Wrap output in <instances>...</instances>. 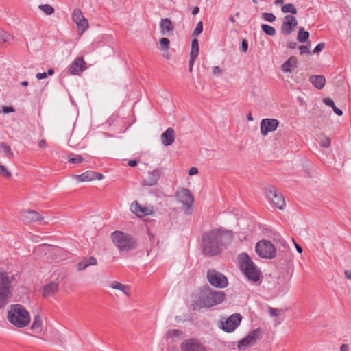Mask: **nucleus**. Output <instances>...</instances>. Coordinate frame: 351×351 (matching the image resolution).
<instances>
[{
  "label": "nucleus",
  "instance_id": "32",
  "mask_svg": "<svg viewBox=\"0 0 351 351\" xmlns=\"http://www.w3.org/2000/svg\"><path fill=\"white\" fill-rule=\"evenodd\" d=\"M0 150L4 152L7 157L8 158H13L14 154L12 151L11 150L10 147L7 145L5 143L2 142L0 143Z\"/></svg>",
  "mask_w": 351,
  "mask_h": 351
},
{
  "label": "nucleus",
  "instance_id": "37",
  "mask_svg": "<svg viewBox=\"0 0 351 351\" xmlns=\"http://www.w3.org/2000/svg\"><path fill=\"white\" fill-rule=\"evenodd\" d=\"M84 16L80 9H75L72 13V19L76 23Z\"/></svg>",
  "mask_w": 351,
  "mask_h": 351
},
{
  "label": "nucleus",
  "instance_id": "12",
  "mask_svg": "<svg viewBox=\"0 0 351 351\" xmlns=\"http://www.w3.org/2000/svg\"><path fill=\"white\" fill-rule=\"evenodd\" d=\"M182 351H208L206 348L196 339H188L180 344Z\"/></svg>",
  "mask_w": 351,
  "mask_h": 351
},
{
  "label": "nucleus",
  "instance_id": "42",
  "mask_svg": "<svg viewBox=\"0 0 351 351\" xmlns=\"http://www.w3.org/2000/svg\"><path fill=\"white\" fill-rule=\"evenodd\" d=\"M182 335V332L178 329L169 330L167 332V335L169 337H180Z\"/></svg>",
  "mask_w": 351,
  "mask_h": 351
},
{
  "label": "nucleus",
  "instance_id": "64",
  "mask_svg": "<svg viewBox=\"0 0 351 351\" xmlns=\"http://www.w3.org/2000/svg\"><path fill=\"white\" fill-rule=\"evenodd\" d=\"M247 119L249 121H251L253 120V117H252V114L251 112H249L247 114Z\"/></svg>",
  "mask_w": 351,
  "mask_h": 351
},
{
  "label": "nucleus",
  "instance_id": "44",
  "mask_svg": "<svg viewBox=\"0 0 351 351\" xmlns=\"http://www.w3.org/2000/svg\"><path fill=\"white\" fill-rule=\"evenodd\" d=\"M8 37L9 35L6 32L0 29V44L6 42L8 40Z\"/></svg>",
  "mask_w": 351,
  "mask_h": 351
},
{
  "label": "nucleus",
  "instance_id": "40",
  "mask_svg": "<svg viewBox=\"0 0 351 351\" xmlns=\"http://www.w3.org/2000/svg\"><path fill=\"white\" fill-rule=\"evenodd\" d=\"M203 31V23L202 21H199L195 29H194L193 32V36H197L199 34H200Z\"/></svg>",
  "mask_w": 351,
  "mask_h": 351
},
{
  "label": "nucleus",
  "instance_id": "33",
  "mask_svg": "<svg viewBox=\"0 0 351 351\" xmlns=\"http://www.w3.org/2000/svg\"><path fill=\"white\" fill-rule=\"evenodd\" d=\"M261 29L268 36H273L276 33V31L274 27L267 24H263L261 25Z\"/></svg>",
  "mask_w": 351,
  "mask_h": 351
},
{
  "label": "nucleus",
  "instance_id": "15",
  "mask_svg": "<svg viewBox=\"0 0 351 351\" xmlns=\"http://www.w3.org/2000/svg\"><path fill=\"white\" fill-rule=\"evenodd\" d=\"M297 25L298 21L295 16L292 15H286L283 19L280 32L285 36L289 35Z\"/></svg>",
  "mask_w": 351,
  "mask_h": 351
},
{
  "label": "nucleus",
  "instance_id": "21",
  "mask_svg": "<svg viewBox=\"0 0 351 351\" xmlns=\"http://www.w3.org/2000/svg\"><path fill=\"white\" fill-rule=\"evenodd\" d=\"M297 67L298 59L295 56H291L282 64L281 69L284 73H291Z\"/></svg>",
  "mask_w": 351,
  "mask_h": 351
},
{
  "label": "nucleus",
  "instance_id": "16",
  "mask_svg": "<svg viewBox=\"0 0 351 351\" xmlns=\"http://www.w3.org/2000/svg\"><path fill=\"white\" fill-rule=\"evenodd\" d=\"M279 125V121L276 119L265 118L261 121V133L267 136L269 132L275 131Z\"/></svg>",
  "mask_w": 351,
  "mask_h": 351
},
{
  "label": "nucleus",
  "instance_id": "5",
  "mask_svg": "<svg viewBox=\"0 0 351 351\" xmlns=\"http://www.w3.org/2000/svg\"><path fill=\"white\" fill-rule=\"evenodd\" d=\"M241 269L243 271L245 276L254 282L260 278L261 272L256 265L246 253H242L239 256Z\"/></svg>",
  "mask_w": 351,
  "mask_h": 351
},
{
  "label": "nucleus",
  "instance_id": "51",
  "mask_svg": "<svg viewBox=\"0 0 351 351\" xmlns=\"http://www.w3.org/2000/svg\"><path fill=\"white\" fill-rule=\"evenodd\" d=\"M3 112L4 113H10L14 112V109L12 106H4L3 108Z\"/></svg>",
  "mask_w": 351,
  "mask_h": 351
},
{
  "label": "nucleus",
  "instance_id": "18",
  "mask_svg": "<svg viewBox=\"0 0 351 351\" xmlns=\"http://www.w3.org/2000/svg\"><path fill=\"white\" fill-rule=\"evenodd\" d=\"M86 64L82 57H77L71 64L68 73L71 75H79L86 69Z\"/></svg>",
  "mask_w": 351,
  "mask_h": 351
},
{
  "label": "nucleus",
  "instance_id": "4",
  "mask_svg": "<svg viewBox=\"0 0 351 351\" xmlns=\"http://www.w3.org/2000/svg\"><path fill=\"white\" fill-rule=\"evenodd\" d=\"M14 275L0 267V309L8 303L12 296Z\"/></svg>",
  "mask_w": 351,
  "mask_h": 351
},
{
  "label": "nucleus",
  "instance_id": "59",
  "mask_svg": "<svg viewBox=\"0 0 351 351\" xmlns=\"http://www.w3.org/2000/svg\"><path fill=\"white\" fill-rule=\"evenodd\" d=\"M348 350H349V346L348 344H342L340 346L341 351H348Z\"/></svg>",
  "mask_w": 351,
  "mask_h": 351
},
{
  "label": "nucleus",
  "instance_id": "52",
  "mask_svg": "<svg viewBox=\"0 0 351 351\" xmlns=\"http://www.w3.org/2000/svg\"><path fill=\"white\" fill-rule=\"evenodd\" d=\"M221 73H222V71L219 66H214L213 68V73L214 75H220V74H221Z\"/></svg>",
  "mask_w": 351,
  "mask_h": 351
},
{
  "label": "nucleus",
  "instance_id": "41",
  "mask_svg": "<svg viewBox=\"0 0 351 351\" xmlns=\"http://www.w3.org/2000/svg\"><path fill=\"white\" fill-rule=\"evenodd\" d=\"M0 175L5 178L11 177V173L8 170L5 166L0 164Z\"/></svg>",
  "mask_w": 351,
  "mask_h": 351
},
{
  "label": "nucleus",
  "instance_id": "29",
  "mask_svg": "<svg viewBox=\"0 0 351 351\" xmlns=\"http://www.w3.org/2000/svg\"><path fill=\"white\" fill-rule=\"evenodd\" d=\"M323 102H324L326 105H327V106H328L331 107V108H332V110H333L334 112H335L336 114H337L338 116H341V115L343 114V111H342L341 110H340L339 108H338L335 106V104L334 101H333L331 99H330V98H324V99H323Z\"/></svg>",
  "mask_w": 351,
  "mask_h": 351
},
{
  "label": "nucleus",
  "instance_id": "43",
  "mask_svg": "<svg viewBox=\"0 0 351 351\" xmlns=\"http://www.w3.org/2000/svg\"><path fill=\"white\" fill-rule=\"evenodd\" d=\"M263 18L264 20L272 23L276 20V16L272 13H264L263 14Z\"/></svg>",
  "mask_w": 351,
  "mask_h": 351
},
{
  "label": "nucleus",
  "instance_id": "57",
  "mask_svg": "<svg viewBox=\"0 0 351 351\" xmlns=\"http://www.w3.org/2000/svg\"><path fill=\"white\" fill-rule=\"evenodd\" d=\"M128 165L131 167H134L137 165V161L136 160H130L128 161Z\"/></svg>",
  "mask_w": 351,
  "mask_h": 351
},
{
  "label": "nucleus",
  "instance_id": "14",
  "mask_svg": "<svg viewBox=\"0 0 351 351\" xmlns=\"http://www.w3.org/2000/svg\"><path fill=\"white\" fill-rule=\"evenodd\" d=\"M162 169L157 168L147 173V176L141 183L143 186H153L158 184L162 175Z\"/></svg>",
  "mask_w": 351,
  "mask_h": 351
},
{
  "label": "nucleus",
  "instance_id": "3",
  "mask_svg": "<svg viewBox=\"0 0 351 351\" xmlns=\"http://www.w3.org/2000/svg\"><path fill=\"white\" fill-rule=\"evenodd\" d=\"M8 319L17 328H24L30 322V315L27 310L21 304H12L8 311Z\"/></svg>",
  "mask_w": 351,
  "mask_h": 351
},
{
  "label": "nucleus",
  "instance_id": "1",
  "mask_svg": "<svg viewBox=\"0 0 351 351\" xmlns=\"http://www.w3.org/2000/svg\"><path fill=\"white\" fill-rule=\"evenodd\" d=\"M232 236L231 232L220 228L213 229L202 235V252L208 256L218 254L222 247L231 242Z\"/></svg>",
  "mask_w": 351,
  "mask_h": 351
},
{
  "label": "nucleus",
  "instance_id": "31",
  "mask_svg": "<svg viewBox=\"0 0 351 351\" xmlns=\"http://www.w3.org/2000/svg\"><path fill=\"white\" fill-rule=\"evenodd\" d=\"M281 11L283 13H291V14H297V9L291 3H287L283 5L281 8Z\"/></svg>",
  "mask_w": 351,
  "mask_h": 351
},
{
  "label": "nucleus",
  "instance_id": "9",
  "mask_svg": "<svg viewBox=\"0 0 351 351\" xmlns=\"http://www.w3.org/2000/svg\"><path fill=\"white\" fill-rule=\"evenodd\" d=\"M206 277L209 283L217 288H224L228 284L227 278L222 273L215 269H209Z\"/></svg>",
  "mask_w": 351,
  "mask_h": 351
},
{
  "label": "nucleus",
  "instance_id": "28",
  "mask_svg": "<svg viewBox=\"0 0 351 351\" xmlns=\"http://www.w3.org/2000/svg\"><path fill=\"white\" fill-rule=\"evenodd\" d=\"M110 287L114 289L120 290L127 296L130 295L129 287L126 285L121 284L117 281H113Z\"/></svg>",
  "mask_w": 351,
  "mask_h": 351
},
{
  "label": "nucleus",
  "instance_id": "46",
  "mask_svg": "<svg viewBox=\"0 0 351 351\" xmlns=\"http://www.w3.org/2000/svg\"><path fill=\"white\" fill-rule=\"evenodd\" d=\"M282 309H277V308H274L271 307H269V313L270 315L272 317H277L278 315H279L280 312H282Z\"/></svg>",
  "mask_w": 351,
  "mask_h": 351
},
{
  "label": "nucleus",
  "instance_id": "23",
  "mask_svg": "<svg viewBox=\"0 0 351 351\" xmlns=\"http://www.w3.org/2000/svg\"><path fill=\"white\" fill-rule=\"evenodd\" d=\"M97 264V261L96 258L94 256H90L88 258H85L80 261L77 265V267L78 271H82L90 265H96Z\"/></svg>",
  "mask_w": 351,
  "mask_h": 351
},
{
  "label": "nucleus",
  "instance_id": "22",
  "mask_svg": "<svg viewBox=\"0 0 351 351\" xmlns=\"http://www.w3.org/2000/svg\"><path fill=\"white\" fill-rule=\"evenodd\" d=\"M309 81L318 90L322 89L326 83V79L322 75H311L309 78Z\"/></svg>",
  "mask_w": 351,
  "mask_h": 351
},
{
  "label": "nucleus",
  "instance_id": "58",
  "mask_svg": "<svg viewBox=\"0 0 351 351\" xmlns=\"http://www.w3.org/2000/svg\"><path fill=\"white\" fill-rule=\"evenodd\" d=\"M344 274L347 279L351 280V270H345Z\"/></svg>",
  "mask_w": 351,
  "mask_h": 351
},
{
  "label": "nucleus",
  "instance_id": "7",
  "mask_svg": "<svg viewBox=\"0 0 351 351\" xmlns=\"http://www.w3.org/2000/svg\"><path fill=\"white\" fill-rule=\"evenodd\" d=\"M176 197L184 206V211L186 215H191L193 211L194 197L191 192L185 188H181L176 192Z\"/></svg>",
  "mask_w": 351,
  "mask_h": 351
},
{
  "label": "nucleus",
  "instance_id": "38",
  "mask_svg": "<svg viewBox=\"0 0 351 351\" xmlns=\"http://www.w3.org/2000/svg\"><path fill=\"white\" fill-rule=\"evenodd\" d=\"M84 158L81 155H75L73 157H69L68 161L70 163L78 164L83 161Z\"/></svg>",
  "mask_w": 351,
  "mask_h": 351
},
{
  "label": "nucleus",
  "instance_id": "56",
  "mask_svg": "<svg viewBox=\"0 0 351 351\" xmlns=\"http://www.w3.org/2000/svg\"><path fill=\"white\" fill-rule=\"evenodd\" d=\"M293 241L294 243V245H295L297 252L299 253H302V247H300L298 243H296L293 239Z\"/></svg>",
  "mask_w": 351,
  "mask_h": 351
},
{
  "label": "nucleus",
  "instance_id": "50",
  "mask_svg": "<svg viewBox=\"0 0 351 351\" xmlns=\"http://www.w3.org/2000/svg\"><path fill=\"white\" fill-rule=\"evenodd\" d=\"M248 49V43L247 40L243 39L241 42V50L243 52L245 53Z\"/></svg>",
  "mask_w": 351,
  "mask_h": 351
},
{
  "label": "nucleus",
  "instance_id": "54",
  "mask_svg": "<svg viewBox=\"0 0 351 351\" xmlns=\"http://www.w3.org/2000/svg\"><path fill=\"white\" fill-rule=\"evenodd\" d=\"M36 76L38 80H42L47 77V73H38Z\"/></svg>",
  "mask_w": 351,
  "mask_h": 351
},
{
  "label": "nucleus",
  "instance_id": "55",
  "mask_svg": "<svg viewBox=\"0 0 351 351\" xmlns=\"http://www.w3.org/2000/svg\"><path fill=\"white\" fill-rule=\"evenodd\" d=\"M297 46V44L295 42H293V41H291L289 43H288L287 44V47L289 49H293L296 47Z\"/></svg>",
  "mask_w": 351,
  "mask_h": 351
},
{
  "label": "nucleus",
  "instance_id": "62",
  "mask_svg": "<svg viewBox=\"0 0 351 351\" xmlns=\"http://www.w3.org/2000/svg\"><path fill=\"white\" fill-rule=\"evenodd\" d=\"M103 178L104 176L101 173H96L95 179L100 180L103 179Z\"/></svg>",
  "mask_w": 351,
  "mask_h": 351
},
{
  "label": "nucleus",
  "instance_id": "35",
  "mask_svg": "<svg viewBox=\"0 0 351 351\" xmlns=\"http://www.w3.org/2000/svg\"><path fill=\"white\" fill-rule=\"evenodd\" d=\"M76 25L78 29L81 30L83 32L88 28V21L85 17H84L77 23H76Z\"/></svg>",
  "mask_w": 351,
  "mask_h": 351
},
{
  "label": "nucleus",
  "instance_id": "53",
  "mask_svg": "<svg viewBox=\"0 0 351 351\" xmlns=\"http://www.w3.org/2000/svg\"><path fill=\"white\" fill-rule=\"evenodd\" d=\"M198 173V169L196 167H191L189 171V176H193Z\"/></svg>",
  "mask_w": 351,
  "mask_h": 351
},
{
  "label": "nucleus",
  "instance_id": "48",
  "mask_svg": "<svg viewBox=\"0 0 351 351\" xmlns=\"http://www.w3.org/2000/svg\"><path fill=\"white\" fill-rule=\"evenodd\" d=\"M330 145V140L328 138H324L321 141V146L325 148L329 147Z\"/></svg>",
  "mask_w": 351,
  "mask_h": 351
},
{
  "label": "nucleus",
  "instance_id": "30",
  "mask_svg": "<svg viewBox=\"0 0 351 351\" xmlns=\"http://www.w3.org/2000/svg\"><path fill=\"white\" fill-rule=\"evenodd\" d=\"M309 37V33L305 31L304 27H300L298 34V40L301 43L307 41Z\"/></svg>",
  "mask_w": 351,
  "mask_h": 351
},
{
  "label": "nucleus",
  "instance_id": "36",
  "mask_svg": "<svg viewBox=\"0 0 351 351\" xmlns=\"http://www.w3.org/2000/svg\"><path fill=\"white\" fill-rule=\"evenodd\" d=\"M199 45L198 40L197 38H194L191 42V50L190 54L197 56L199 54Z\"/></svg>",
  "mask_w": 351,
  "mask_h": 351
},
{
  "label": "nucleus",
  "instance_id": "61",
  "mask_svg": "<svg viewBox=\"0 0 351 351\" xmlns=\"http://www.w3.org/2000/svg\"><path fill=\"white\" fill-rule=\"evenodd\" d=\"M199 7L195 6V7H194V8H193V10H192V14H193V15H196L197 14H198V13H199Z\"/></svg>",
  "mask_w": 351,
  "mask_h": 351
},
{
  "label": "nucleus",
  "instance_id": "17",
  "mask_svg": "<svg viewBox=\"0 0 351 351\" xmlns=\"http://www.w3.org/2000/svg\"><path fill=\"white\" fill-rule=\"evenodd\" d=\"M20 219L26 223L41 221L43 217L36 210H25L21 212Z\"/></svg>",
  "mask_w": 351,
  "mask_h": 351
},
{
  "label": "nucleus",
  "instance_id": "13",
  "mask_svg": "<svg viewBox=\"0 0 351 351\" xmlns=\"http://www.w3.org/2000/svg\"><path fill=\"white\" fill-rule=\"evenodd\" d=\"M241 319L242 316L239 313L232 314L224 322H222L221 329L225 332H231L239 326Z\"/></svg>",
  "mask_w": 351,
  "mask_h": 351
},
{
  "label": "nucleus",
  "instance_id": "63",
  "mask_svg": "<svg viewBox=\"0 0 351 351\" xmlns=\"http://www.w3.org/2000/svg\"><path fill=\"white\" fill-rule=\"evenodd\" d=\"M54 74V70L53 69H48L47 71V76L49 75H52Z\"/></svg>",
  "mask_w": 351,
  "mask_h": 351
},
{
  "label": "nucleus",
  "instance_id": "20",
  "mask_svg": "<svg viewBox=\"0 0 351 351\" xmlns=\"http://www.w3.org/2000/svg\"><path fill=\"white\" fill-rule=\"evenodd\" d=\"M176 137L173 128H168L167 130L161 135L162 143L165 146H169L173 144Z\"/></svg>",
  "mask_w": 351,
  "mask_h": 351
},
{
  "label": "nucleus",
  "instance_id": "10",
  "mask_svg": "<svg viewBox=\"0 0 351 351\" xmlns=\"http://www.w3.org/2000/svg\"><path fill=\"white\" fill-rule=\"evenodd\" d=\"M267 196L274 204L276 208L282 210L285 206V200L283 195L278 191L275 186H269L265 189Z\"/></svg>",
  "mask_w": 351,
  "mask_h": 351
},
{
  "label": "nucleus",
  "instance_id": "27",
  "mask_svg": "<svg viewBox=\"0 0 351 351\" xmlns=\"http://www.w3.org/2000/svg\"><path fill=\"white\" fill-rule=\"evenodd\" d=\"M31 330L35 332H40L43 330V320L40 315L37 313L33 319Z\"/></svg>",
  "mask_w": 351,
  "mask_h": 351
},
{
  "label": "nucleus",
  "instance_id": "2",
  "mask_svg": "<svg viewBox=\"0 0 351 351\" xmlns=\"http://www.w3.org/2000/svg\"><path fill=\"white\" fill-rule=\"evenodd\" d=\"M226 294L223 291H213L208 286L200 289L196 300L191 304L193 310L197 311L202 308H210L221 303L225 300Z\"/></svg>",
  "mask_w": 351,
  "mask_h": 351
},
{
  "label": "nucleus",
  "instance_id": "11",
  "mask_svg": "<svg viewBox=\"0 0 351 351\" xmlns=\"http://www.w3.org/2000/svg\"><path fill=\"white\" fill-rule=\"evenodd\" d=\"M260 335V328H256L250 332L247 336L239 341L237 345L239 349L244 350L248 347L254 346L256 343V340L259 338Z\"/></svg>",
  "mask_w": 351,
  "mask_h": 351
},
{
  "label": "nucleus",
  "instance_id": "60",
  "mask_svg": "<svg viewBox=\"0 0 351 351\" xmlns=\"http://www.w3.org/2000/svg\"><path fill=\"white\" fill-rule=\"evenodd\" d=\"M47 145V143L44 139L40 140L38 142V146L40 147H45Z\"/></svg>",
  "mask_w": 351,
  "mask_h": 351
},
{
  "label": "nucleus",
  "instance_id": "6",
  "mask_svg": "<svg viewBox=\"0 0 351 351\" xmlns=\"http://www.w3.org/2000/svg\"><path fill=\"white\" fill-rule=\"evenodd\" d=\"M111 238L114 245L121 251H130L136 247V241L129 234L117 230L111 234Z\"/></svg>",
  "mask_w": 351,
  "mask_h": 351
},
{
  "label": "nucleus",
  "instance_id": "49",
  "mask_svg": "<svg viewBox=\"0 0 351 351\" xmlns=\"http://www.w3.org/2000/svg\"><path fill=\"white\" fill-rule=\"evenodd\" d=\"M299 49L300 50V54L303 55L304 53H310L308 47L306 45H300L299 47Z\"/></svg>",
  "mask_w": 351,
  "mask_h": 351
},
{
  "label": "nucleus",
  "instance_id": "45",
  "mask_svg": "<svg viewBox=\"0 0 351 351\" xmlns=\"http://www.w3.org/2000/svg\"><path fill=\"white\" fill-rule=\"evenodd\" d=\"M197 56L190 54V60L189 62V72H192L193 67L194 64L195 60L197 58Z\"/></svg>",
  "mask_w": 351,
  "mask_h": 351
},
{
  "label": "nucleus",
  "instance_id": "39",
  "mask_svg": "<svg viewBox=\"0 0 351 351\" xmlns=\"http://www.w3.org/2000/svg\"><path fill=\"white\" fill-rule=\"evenodd\" d=\"M169 40L167 38H162L160 39V45L162 49L167 50L169 47Z\"/></svg>",
  "mask_w": 351,
  "mask_h": 351
},
{
  "label": "nucleus",
  "instance_id": "34",
  "mask_svg": "<svg viewBox=\"0 0 351 351\" xmlns=\"http://www.w3.org/2000/svg\"><path fill=\"white\" fill-rule=\"evenodd\" d=\"M38 8L47 15H51L54 12V8L49 4L40 5Z\"/></svg>",
  "mask_w": 351,
  "mask_h": 351
},
{
  "label": "nucleus",
  "instance_id": "19",
  "mask_svg": "<svg viewBox=\"0 0 351 351\" xmlns=\"http://www.w3.org/2000/svg\"><path fill=\"white\" fill-rule=\"evenodd\" d=\"M130 210L132 213L141 217L152 213V209L145 206H141L137 201H134L131 204Z\"/></svg>",
  "mask_w": 351,
  "mask_h": 351
},
{
  "label": "nucleus",
  "instance_id": "24",
  "mask_svg": "<svg viewBox=\"0 0 351 351\" xmlns=\"http://www.w3.org/2000/svg\"><path fill=\"white\" fill-rule=\"evenodd\" d=\"M160 27L162 35H165L168 32H172L174 29V26L171 21L168 18L161 19L160 22Z\"/></svg>",
  "mask_w": 351,
  "mask_h": 351
},
{
  "label": "nucleus",
  "instance_id": "47",
  "mask_svg": "<svg viewBox=\"0 0 351 351\" xmlns=\"http://www.w3.org/2000/svg\"><path fill=\"white\" fill-rule=\"evenodd\" d=\"M324 43H319V44L317 45V46L314 48L313 49V53H319L324 47Z\"/></svg>",
  "mask_w": 351,
  "mask_h": 351
},
{
  "label": "nucleus",
  "instance_id": "26",
  "mask_svg": "<svg viewBox=\"0 0 351 351\" xmlns=\"http://www.w3.org/2000/svg\"><path fill=\"white\" fill-rule=\"evenodd\" d=\"M96 172L87 171L80 175H75V178L78 182H89L95 180Z\"/></svg>",
  "mask_w": 351,
  "mask_h": 351
},
{
  "label": "nucleus",
  "instance_id": "25",
  "mask_svg": "<svg viewBox=\"0 0 351 351\" xmlns=\"http://www.w3.org/2000/svg\"><path fill=\"white\" fill-rule=\"evenodd\" d=\"M58 283L51 282L43 287V296L49 297L55 294L58 291Z\"/></svg>",
  "mask_w": 351,
  "mask_h": 351
},
{
  "label": "nucleus",
  "instance_id": "8",
  "mask_svg": "<svg viewBox=\"0 0 351 351\" xmlns=\"http://www.w3.org/2000/svg\"><path fill=\"white\" fill-rule=\"evenodd\" d=\"M256 252L263 258L272 259L276 255L274 245L270 241L262 240L258 242L255 247Z\"/></svg>",
  "mask_w": 351,
  "mask_h": 351
}]
</instances>
